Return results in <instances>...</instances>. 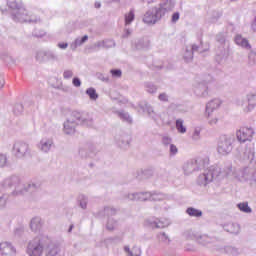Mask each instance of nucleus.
<instances>
[{"mask_svg": "<svg viewBox=\"0 0 256 256\" xmlns=\"http://www.w3.org/2000/svg\"><path fill=\"white\" fill-rule=\"evenodd\" d=\"M63 77L64 79H71V77H73V71L71 70L64 71Z\"/></svg>", "mask_w": 256, "mask_h": 256, "instance_id": "nucleus-23", "label": "nucleus"}, {"mask_svg": "<svg viewBox=\"0 0 256 256\" xmlns=\"http://www.w3.org/2000/svg\"><path fill=\"white\" fill-rule=\"evenodd\" d=\"M87 95L90 97V99H92L93 101H95L97 99V97H99L97 95V91H95V89L93 88H89L87 91H86Z\"/></svg>", "mask_w": 256, "mask_h": 256, "instance_id": "nucleus-19", "label": "nucleus"}, {"mask_svg": "<svg viewBox=\"0 0 256 256\" xmlns=\"http://www.w3.org/2000/svg\"><path fill=\"white\" fill-rule=\"evenodd\" d=\"M235 43L244 49H251V44H249V40L243 38L241 35H236Z\"/></svg>", "mask_w": 256, "mask_h": 256, "instance_id": "nucleus-7", "label": "nucleus"}, {"mask_svg": "<svg viewBox=\"0 0 256 256\" xmlns=\"http://www.w3.org/2000/svg\"><path fill=\"white\" fill-rule=\"evenodd\" d=\"M220 105H221V102L217 99L210 101L206 105L207 113H213V111H215V109H219Z\"/></svg>", "mask_w": 256, "mask_h": 256, "instance_id": "nucleus-10", "label": "nucleus"}, {"mask_svg": "<svg viewBox=\"0 0 256 256\" xmlns=\"http://www.w3.org/2000/svg\"><path fill=\"white\" fill-rule=\"evenodd\" d=\"M240 230H241V228L239 227V224H237V223L229 222L226 225L227 233H231L232 235H238Z\"/></svg>", "mask_w": 256, "mask_h": 256, "instance_id": "nucleus-8", "label": "nucleus"}, {"mask_svg": "<svg viewBox=\"0 0 256 256\" xmlns=\"http://www.w3.org/2000/svg\"><path fill=\"white\" fill-rule=\"evenodd\" d=\"M72 83L74 87H81V80L79 78H74Z\"/></svg>", "mask_w": 256, "mask_h": 256, "instance_id": "nucleus-27", "label": "nucleus"}, {"mask_svg": "<svg viewBox=\"0 0 256 256\" xmlns=\"http://www.w3.org/2000/svg\"><path fill=\"white\" fill-rule=\"evenodd\" d=\"M253 135H255L253 128L243 127L236 132V137L240 143L251 141V139H253Z\"/></svg>", "mask_w": 256, "mask_h": 256, "instance_id": "nucleus-2", "label": "nucleus"}, {"mask_svg": "<svg viewBox=\"0 0 256 256\" xmlns=\"http://www.w3.org/2000/svg\"><path fill=\"white\" fill-rule=\"evenodd\" d=\"M59 255V247L54 246L49 249L48 254L46 256H57Z\"/></svg>", "mask_w": 256, "mask_h": 256, "instance_id": "nucleus-20", "label": "nucleus"}, {"mask_svg": "<svg viewBox=\"0 0 256 256\" xmlns=\"http://www.w3.org/2000/svg\"><path fill=\"white\" fill-rule=\"evenodd\" d=\"M108 229H109V231H113V227L111 228V227L108 226Z\"/></svg>", "mask_w": 256, "mask_h": 256, "instance_id": "nucleus-36", "label": "nucleus"}, {"mask_svg": "<svg viewBox=\"0 0 256 256\" xmlns=\"http://www.w3.org/2000/svg\"><path fill=\"white\" fill-rule=\"evenodd\" d=\"M159 100L160 101H168L167 94H165V93L160 94L159 95Z\"/></svg>", "mask_w": 256, "mask_h": 256, "instance_id": "nucleus-29", "label": "nucleus"}, {"mask_svg": "<svg viewBox=\"0 0 256 256\" xmlns=\"http://www.w3.org/2000/svg\"><path fill=\"white\" fill-rule=\"evenodd\" d=\"M248 105L244 108L245 113H249V111H253L256 105V93L248 94L247 96Z\"/></svg>", "mask_w": 256, "mask_h": 256, "instance_id": "nucleus-6", "label": "nucleus"}, {"mask_svg": "<svg viewBox=\"0 0 256 256\" xmlns=\"http://www.w3.org/2000/svg\"><path fill=\"white\" fill-rule=\"evenodd\" d=\"M196 242L199 245H202L203 247H207L209 245V243H211V237H209L208 235H202V236L196 238Z\"/></svg>", "mask_w": 256, "mask_h": 256, "instance_id": "nucleus-11", "label": "nucleus"}, {"mask_svg": "<svg viewBox=\"0 0 256 256\" xmlns=\"http://www.w3.org/2000/svg\"><path fill=\"white\" fill-rule=\"evenodd\" d=\"M5 165H7V156L0 154V167H5Z\"/></svg>", "mask_w": 256, "mask_h": 256, "instance_id": "nucleus-22", "label": "nucleus"}, {"mask_svg": "<svg viewBox=\"0 0 256 256\" xmlns=\"http://www.w3.org/2000/svg\"><path fill=\"white\" fill-rule=\"evenodd\" d=\"M89 39V37L87 35L83 36L81 39V43H85V41H87Z\"/></svg>", "mask_w": 256, "mask_h": 256, "instance_id": "nucleus-33", "label": "nucleus"}, {"mask_svg": "<svg viewBox=\"0 0 256 256\" xmlns=\"http://www.w3.org/2000/svg\"><path fill=\"white\" fill-rule=\"evenodd\" d=\"M176 129L179 131V133H186L187 128L183 125V120H177L176 121Z\"/></svg>", "mask_w": 256, "mask_h": 256, "instance_id": "nucleus-18", "label": "nucleus"}, {"mask_svg": "<svg viewBox=\"0 0 256 256\" xmlns=\"http://www.w3.org/2000/svg\"><path fill=\"white\" fill-rule=\"evenodd\" d=\"M29 149V146L26 143L18 142L14 145V154L17 157H25V154L27 153Z\"/></svg>", "mask_w": 256, "mask_h": 256, "instance_id": "nucleus-3", "label": "nucleus"}, {"mask_svg": "<svg viewBox=\"0 0 256 256\" xmlns=\"http://www.w3.org/2000/svg\"><path fill=\"white\" fill-rule=\"evenodd\" d=\"M170 151H171V153H173V155H175V153H177V146H175V145H171L170 146Z\"/></svg>", "mask_w": 256, "mask_h": 256, "instance_id": "nucleus-32", "label": "nucleus"}, {"mask_svg": "<svg viewBox=\"0 0 256 256\" xmlns=\"http://www.w3.org/2000/svg\"><path fill=\"white\" fill-rule=\"evenodd\" d=\"M134 19H135V13L133 12V10H131L128 14L125 15L126 25L131 24L132 21H134Z\"/></svg>", "mask_w": 256, "mask_h": 256, "instance_id": "nucleus-17", "label": "nucleus"}, {"mask_svg": "<svg viewBox=\"0 0 256 256\" xmlns=\"http://www.w3.org/2000/svg\"><path fill=\"white\" fill-rule=\"evenodd\" d=\"M233 143H235V136H227L226 138V153H231L233 151Z\"/></svg>", "mask_w": 256, "mask_h": 256, "instance_id": "nucleus-12", "label": "nucleus"}, {"mask_svg": "<svg viewBox=\"0 0 256 256\" xmlns=\"http://www.w3.org/2000/svg\"><path fill=\"white\" fill-rule=\"evenodd\" d=\"M111 75H113V77H121L122 72L121 70H111Z\"/></svg>", "mask_w": 256, "mask_h": 256, "instance_id": "nucleus-26", "label": "nucleus"}, {"mask_svg": "<svg viewBox=\"0 0 256 256\" xmlns=\"http://www.w3.org/2000/svg\"><path fill=\"white\" fill-rule=\"evenodd\" d=\"M15 255V248L9 242L0 243V256Z\"/></svg>", "mask_w": 256, "mask_h": 256, "instance_id": "nucleus-4", "label": "nucleus"}, {"mask_svg": "<svg viewBox=\"0 0 256 256\" xmlns=\"http://www.w3.org/2000/svg\"><path fill=\"white\" fill-rule=\"evenodd\" d=\"M172 21L173 23H176V21H179V12H176L172 15Z\"/></svg>", "mask_w": 256, "mask_h": 256, "instance_id": "nucleus-28", "label": "nucleus"}, {"mask_svg": "<svg viewBox=\"0 0 256 256\" xmlns=\"http://www.w3.org/2000/svg\"><path fill=\"white\" fill-rule=\"evenodd\" d=\"M41 219L40 218H34L31 221L30 227L32 229V231H39V229H41Z\"/></svg>", "mask_w": 256, "mask_h": 256, "instance_id": "nucleus-15", "label": "nucleus"}, {"mask_svg": "<svg viewBox=\"0 0 256 256\" xmlns=\"http://www.w3.org/2000/svg\"><path fill=\"white\" fill-rule=\"evenodd\" d=\"M227 175H233L238 181H249L252 177L251 169L249 168L239 169L236 172H233L231 167H228Z\"/></svg>", "mask_w": 256, "mask_h": 256, "instance_id": "nucleus-1", "label": "nucleus"}, {"mask_svg": "<svg viewBox=\"0 0 256 256\" xmlns=\"http://www.w3.org/2000/svg\"><path fill=\"white\" fill-rule=\"evenodd\" d=\"M161 11V9H155L154 13L152 14L151 12H148L144 15V23H147L148 25H153L155 23H157V15H159V12Z\"/></svg>", "mask_w": 256, "mask_h": 256, "instance_id": "nucleus-5", "label": "nucleus"}, {"mask_svg": "<svg viewBox=\"0 0 256 256\" xmlns=\"http://www.w3.org/2000/svg\"><path fill=\"white\" fill-rule=\"evenodd\" d=\"M186 213L190 216V217H201L203 215V212L201 210H197L193 207H190L186 210Z\"/></svg>", "mask_w": 256, "mask_h": 256, "instance_id": "nucleus-14", "label": "nucleus"}, {"mask_svg": "<svg viewBox=\"0 0 256 256\" xmlns=\"http://www.w3.org/2000/svg\"><path fill=\"white\" fill-rule=\"evenodd\" d=\"M215 123H217V120H210V124H211V125H213V124H215Z\"/></svg>", "mask_w": 256, "mask_h": 256, "instance_id": "nucleus-34", "label": "nucleus"}, {"mask_svg": "<svg viewBox=\"0 0 256 256\" xmlns=\"http://www.w3.org/2000/svg\"><path fill=\"white\" fill-rule=\"evenodd\" d=\"M51 145V141L45 142L44 144H42V151H49V149H51Z\"/></svg>", "mask_w": 256, "mask_h": 256, "instance_id": "nucleus-24", "label": "nucleus"}, {"mask_svg": "<svg viewBox=\"0 0 256 256\" xmlns=\"http://www.w3.org/2000/svg\"><path fill=\"white\" fill-rule=\"evenodd\" d=\"M226 253H228L230 255H239V250H237V248L228 246V247H226Z\"/></svg>", "mask_w": 256, "mask_h": 256, "instance_id": "nucleus-21", "label": "nucleus"}, {"mask_svg": "<svg viewBox=\"0 0 256 256\" xmlns=\"http://www.w3.org/2000/svg\"><path fill=\"white\" fill-rule=\"evenodd\" d=\"M58 47H59L60 49H67L68 44L65 43V42H62V43H59V44H58Z\"/></svg>", "mask_w": 256, "mask_h": 256, "instance_id": "nucleus-31", "label": "nucleus"}, {"mask_svg": "<svg viewBox=\"0 0 256 256\" xmlns=\"http://www.w3.org/2000/svg\"><path fill=\"white\" fill-rule=\"evenodd\" d=\"M5 87V78L3 76H0V89H3Z\"/></svg>", "mask_w": 256, "mask_h": 256, "instance_id": "nucleus-30", "label": "nucleus"}, {"mask_svg": "<svg viewBox=\"0 0 256 256\" xmlns=\"http://www.w3.org/2000/svg\"><path fill=\"white\" fill-rule=\"evenodd\" d=\"M205 181H213V170H209L207 174H205Z\"/></svg>", "mask_w": 256, "mask_h": 256, "instance_id": "nucleus-25", "label": "nucleus"}, {"mask_svg": "<svg viewBox=\"0 0 256 256\" xmlns=\"http://www.w3.org/2000/svg\"><path fill=\"white\" fill-rule=\"evenodd\" d=\"M125 251L128 256H141V249L137 246L129 249V247H125Z\"/></svg>", "mask_w": 256, "mask_h": 256, "instance_id": "nucleus-13", "label": "nucleus"}, {"mask_svg": "<svg viewBox=\"0 0 256 256\" xmlns=\"http://www.w3.org/2000/svg\"><path fill=\"white\" fill-rule=\"evenodd\" d=\"M237 207L240 211H242V213H252L253 211L247 202L239 203L237 204Z\"/></svg>", "mask_w": 256, "mask_h": 256, "instance_id": "nucleus-16", "label": "nucleus"}, {"mask_svg": "<svg viewBox=\"0 0 256 256\" xmlns=\"http://www.w3.org/2000/svg\"><path fill=\"white\" fill-rule=\"evenodd\" d=\"M43 253V246L38 244L36 247H33L32 244H29V254L30 256H40Z\"/></svg>", "mask_w": 256, "mask_h": 256, "instance_id": "nucleus-9", "label": "nucleus"}, {"mask_svg": "<svg viewBox=\"0 0 256 256\" xmlns=\"http://www.w3.org/2000/svg\"><path fill=\"white\" fill-rule=\"evenodd\" d=\"M215 249H216V251H221V248H219V247H217V246H216Z\"/></svg>", "mask_w": 256, "mask_h": 256, "instance_id": "nucleus-35", "label": "nucleus"}]
</instances>
